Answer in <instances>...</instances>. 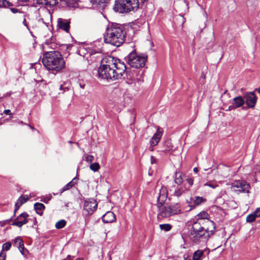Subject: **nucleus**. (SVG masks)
Masks as SVG:
<instances>
[{
	"label": "nucleus",
	"instance_id": "obj_25",
	"mask_svg": "<svg viewBox=\"0 0 260 260\" xmlns=\"http://www.w3.org/2000/svg\"><path fill=\"white\" fill-rule=\"evenodd\" d=\"M234 108H237L241 107L244 104V100L241 96H237L234 99Z\"/></svg>",
	"mask_w": 260,
	"mask_h": 260
},
{
	"label": "nucleus",
	"instance_id": "obj_43",
	"mask_svg": "<svg viewBox=\"0 0 260 260\" xmlns=\"http://www.w3.org/2000/svg\"><path fill=\"white\" fill-rule=\"evenodd\" d=\"M6 254L2 251L0 253V260H6Z\"/></svg>",
	"mask_w": 260,
	"mask_h": 260
},
{
	"label": "nucleus",
	"instance_id": "obj_40",
	"mask_svg": "<svg viewBox=\"0 0 260 260\" xmlns=\"http://www.w3.org/2000/svg\"><path fill=\"white\" fill-rule=\"evenodd\" d=\"M11 247V243L10 242H6L3 245V250H9Z\"/></svg>",
	"mask_w": 260,
	"mask_h": 260
},
{
	"label": "nucleus",
	"instance_id": "obj_3",
	"mask_svg": "<svg viewBox=\"0 0 260 260\" xmlns=\"http://www.w3.org/2000/svg\"><path fill=\"white\" fill-rule=\"evenodd\" d=\"M125 27L118 23L109 24L104 35V41L106 43L119 47L125 41L126 36Z\"/></svg>",
	"mask_w": 260,
	"mask_h": 260
},
{
	"label": "nucleus",
	"instance_id": "obj_55",
	"mask_svg": "<svg viewBox=\"0 0 260 260\" xmlns=\"http://www.w3.org/2000/svg\"><path fill=\"white\" fill-rule=\"evenodd\" d=\"M257 91L260 93V87L258 89Z\"/></svg>",
	"mask_w": 260,
	"mask_h": 260
},
{
	"label": "nucleus",
	"instance_id": "obj_12",
	"mask_svg": "<svg viewBox=\"0 0 260 260\" xmlns=\"http://www.w3.org/2000/svg\"><path fill=\"white\" fill-rule=\"evenodd\" d=\"M168 198V190L166 187L161 186L159 189V196L157 198V204L162 205Z\"/></svg>",
	"mask_w": 260,
	"mask_h": 260
},
{
	"label": "nucleus",
	"instance_id": "obj_21",
	"mask_svg": "<svg viewBox=\"0 0 260 260\" xmlns=\"http://www.w3.org/2000/svg\"><path fill=\"white\" fill-rule=\"evenodd\" d=\"M171 214L172 215L181 213V206L179 203H175L169 206Z\"/></svg>",
	"mask_w": 260,
	"mask_h": 260
},
{
	"label": "nucleus",
	"instance_id": "obj_1",
	"mask_svg": "<svg viewBox=\"0 0 260 260\" xmlns=\"http://www.w3.org/2000/svg\"><path fill=\"white\" fill-rule=\"evenodd\" d=\"M103 60L98 69L99 77L107 80H115L121 78L126 71V65L118 59L109 56Z\"/></svg>",
	"mask_w": 260,
	"mask_h": 260
},
{
	"label": "nucleus",
	"instance_id": "obj_31",
	"mask_svg": "<svg viewBox=\"0 0 260 260\" xmlns=\"http://www.w3.org/2000/svg\"><path fill=\"white\" fill-rule=\"evenodd\" d=\"M185 180H186V182L188 183V185H186L187 187H188V190L190 189V187L193 185V178L192 177L187 176L185 177Z\"/></svg>",
	"mask_w": 260,
	"mask_h": 260
},
{
	"label": "nucleus",
	"instance_id": "obj_47",
	"mask_svg": "<svg viewBox=\"0 0 260 260\" xmlns=\"http://www.w3.org/2000/svg\"><path fill=\"white\" fill-rule=\"evenodd\" d=\"M10 9L13 13H16L17 12H20L19 10L16 8H11Z\"/></svg>",
	"mask_w": 260,
	"mask_h": 260
},
{
	"label": "nucleus",
	"instance_id": "obj_28",
	"mask_svg": "<svg viewBox=\"0 0 260 260\" xmlns=\"http://www.w3.org/2000/svg\"><path fill=\"white\" fill-rule=\"evenodd\" d=\"M204 252L201 250H198L196 251L193 255V260H200L201 257L203 256Z\"/></svg>",
	"mask_w": 260,
	"mask_h": 260
},
{
	"label": "nucleus",
	"instance_id": "obj_36",
	"mask_svg": "<svg viewBox=\"0 0 260 260\" xmlns=\"http://www.w3.org/2000/svg\"><path fill=\"white\" fill-rule=\"evenodd\" d=\"M90 169L93 171L96 172L99 170L100 165L97 162L91 164L90 166Z\"/></svg>",
	"mask_w": 260,
	"mask_h": 260
},
{
	"label": "nucleus",
	"instance_id": "obj_9",
	"mask_svg": "<svg viewBox=\"0 0 260 260\" xmlns=\"http://www.w3.org/2000/svg\"><path fill=\"white\" fill-rule=\"evenodd\" d=\"M98 203L96 200L89 199L86 200L84 204L83 211L86 215H91L96 209Z\"/></svg>",
	"mask_w": 260,
	"mask_h": 260
},
{
	"label": "nucleus",
	"instance_id": "obj_41",
	"mask_svg": "<svg viewBox=\"0 0 260 260\" xmlns=\"http://www.w3.org/2000/svg\"><path fill=\"white\" fill-rule=\"evenodd\" d=\"M18 248L22 255H26V253H27V250L25 248L24 244L22 246H19Z\"/></svg>",
	"mask_w": 260,
	"mask_h": 260
},
{
	"label": "nucleus",
	"instance_id": "obj_57",
	"mask_svg": "<svg viewBox=\"0 0 260 260\" xmlns=\"http://www.w3.org/2000/svg\"><path fill=\"white\" fill-rule=\"evenodd\" d=\"M202 77H203V78H205V75H203V76H202Z\"/></svg>",
	"mask_w": 260,
	"mask_h": 260
},
{
	"label": "nucleus",
	"instance_id": "obj_37",
	"mask_svg": "<svg viewBox=\"0 0 260 260\" xmlns=\"http://www.w3.org/2000/svg\"><path fill=\"white\" fill-rule=\"evenodd\" d=\"M14 243L18 248L19 246H22L24 244L23 240L18 237L15 239Z\"/></svg>",
	"mask_w": 260,
	"mask_h": 260
},
{
	"label": "nucleus",
	"instance_id": "obj_38",
	"mask_svg": "<svg viewBox=\"0 0 260 260\" xmlns=\"http://www.w3.org/2000/svg\"><path fill=\"white\" fill-rule=\"evenodd\" d=\"M12 4L6 0H0V7H10Z\"/></svg>",
	"mask_w": 260,
	"mask_h": 260
},
{
	"label": "nucleus",
	"instance_id": "obj_49",
	"mask_svg": "<svg viewBox=\"0 0 260 260\" xmlns=\"http://www.w3.org/2000/svg\"><path fill=\"white\" fill-rule=\"evenodd\" d=\"M150 159H151V163L152 164H155L156 162V159L153 156H151Z\"/></svg>",
	"mask_w": 260,
	"mask_h": 260
},
{
	"label": "nucleus",
	"instance_id": "obj_45",
	"mask_svg": "<svg viewBox=\"0 0 260 260\" xmlns=\"http://www.w3.org/2000/svg\"><path fill=\"white\" fill-rule=\"evenodd\" d=\"M50 199H51V197H47L44 198L41 201L44 202L45 203H48V202L50 200Z\"/></svg>",
	"mask_w": 260,
	"mask_h": 260
},
{
	"label": "nucleus",
	"instance_id": "obj_48",
	"mask_svg": "<svg viewBox=\"0 0 260 260\" xmlns=\"http://www.w3.org/2000/svg\"><path fill=\"white\" fill-rule=\"evenodd\" d=\"M4 113L6 115H9L11 117L12 116V114L11 113L10 110L9 109L4 110Z\"/></svg>",
	"mask_w": 260,
	"mask_h": 260
},
{
	"label": "nucleus",
	"instance_id": "obj_17",
	"mask_svg": "<svg viewBox=\"0 0 260 260\" xmlns=\"http://www.w3.org/2000/svg\"><path fill=\"white\" fill-rule=\"evenodd\" d=\"M41 16L42 17L39 20L45 24H47L49 23L52 15L49 10L43 9L41 11Z\"/></svg>",
	"mask_w": 260,
	"mask_h": 260
},
{
	"label": "nucleus",
	"instance_id": "obj_26",
	"mask_svg": "<svg viewBox=\"0 0 260 260\" xmlns=\"http://www.w3.org/2000/svg\"><path fill=\"white\" fill-rule=\"evenodd\" d=\"M197 220H209L208 219L209 214L206 211H202L197 215Z\"/></svg>",
	"mask_w": 260,
	"mask_h": 260
},
{
	"label": "nucleus",
	"instance_id": "obj_24",
	"mask_svg": "<svg viewBox=\"0 0 260 260\" xmlns=\"http://www.w3.org/2000/svg\"><path fill=\"white\" fill-rule=\"evenodd\" d=\"M34 208L37 214L42 215L45 207L44 204L40 203H36L34 204Z\"/></svg>",
	"mask_w": 260,
	"mask_h": 260
},
{
	"label": "nucleus",
	"instance_id": "obj_14",
	"mask_svg": "<svg viewBox=\"0 0 260 260\" xmlns=\"http://www.w3.org/2000/svg\"><path fill=\"white\" fill-rule=\"evenodd\" d=\"M246 103L249 108H253L256 103V97L253 92H249L245 95Z\"/></svg>",
	"mask_w": 260,
	"mask_h": 260
},
{
	"label": "nucleus",
	"instance_id": "obj_16",
	"mask_svg": "<svg viewBox=\"0 0 260 260\" xmlns=\"http://www.w3.org/2000/svg\"><path fill=\"white\" fill-rule=\"evenodd\" d=\"M38 4L44 6L47 10L54 8L58 4V0H37Z\"/></svg>",
	"mask_w": 260,
	"mask_h": 260
},
{
	"label": "nucleus",
	"instance_id": "obj_56",
	"mask_svg": "<svg viewBox=\"0 0 260 260\" xmlns=\"http://www.w3.org/2000/svg\"><path fill=\"white\" fill-rule=\"evenodd\" d=\"M30 127L32 129H34V128L32 126H30Z\"/></svg>",
	"mask_w": 260,
	"mask_h": 260
},
{
	"label": "nucleus",
	"instance_id": "obj_58",
	"mask_svg": "<svg viewBox=\"0 0 260 260\" xmlns=\"http://www.w3.org/2000/svg\"><path fill=\"white\" fill-rule=\"evenodd\" d=\"M204 170H205V171H207V170H208V169H205Z\"/></svg>",
	"mask_w": 260,
	"mask_h": 260
},
{
	"label": "nucleus",
	"instance_id": "obj_23",
	"mask_svg": "<svg viewBox=\"0 0 260 260\" xmlns=\"http://www.w3.org/2000/svg\"><path fill=\"white\" fill-rule=\"evenodd\" d=\"M193 203V206L196 207L201 204L204 203L206 202L207 200L201 197L196 196L192 199Z\"/></svg>",
	"mask_w": 260,
	"mask_h": 260
},
{
	"label": "nucleus",
	"instance_id": "obj_35",
	"mask_svg": "<svg viewBox=\"0 0 260 260\" xmlns=\"http://www.w3.org/2000/svg\"><path fill=\"white\" fill-rule=\"evenodd\" d=\"M256 219V217L252 213L250 214H249L246 217V221L248 223H251L253 222Z\"/></svg>",
	"mask_w": 260,
	"mask_h": 260
},
{
	"label": "nucleus",
	"instance_id": "obj_18",
	"mask_svg": "<svg viewBox=\"0 0 260 260\" xmlns=\"http://www.w3.org/2000/svg\"><path fill=\"white\" fill-rule=\"evenodd\" d=\"M102 220L105 223H111L115 221L116 216L113 212L108 211L102 216Z\"/></svg>",
	"mask_w": 260,
	"mask_h": 260
},
{
	"label": "nucleus",
	"instance_id": "obj_4",
	"mask_svg": "<svg viewBox=\"0 0 260 260\" xmlns=\"http://www.w3.org/2000/svg\"><path fill=\"white\" fill-rule=\"evenodd\" d=\"M43 65L49 70L58 72L65 66V62L60 53L57 51L46 52L42 59Z\"/></svg>",
	"mask_w": 260,
	"mask_h": 260
},
{
	"label": "nucleus",
	"instance_id": "obj_39",
	"mask_svg": "<svg viewBox=\"0 0 260 260\" xmlns=\"http://www.w3.org/2000/svg\"><path fill=\"white\" fill-rule=\"evenodd\" d=\"M164 146L165 147L166 146V148H165L163 150V151L165 152H167L168 151H169L172 149V147L171 146V143L169 141H166L164 143Z\"/></svg>",
	"mask_w": 260,
	"mask_h": 260
},
{
	"label": "nucleus",
	"instance_id": "obj_22",
	"mask_svg": "<svg viewBox=\"0 0 260 260\" xmlns=\"http://www.w3.org/2000/svg\"><path fill=\"white\" fill-rule=\"evenodd\" d=\"M186 190H188V187H187L186 185L179 186V187H178L175 190L174 195L177 197H180L185 193Z\"/></svg>",
	"mask_w": 260,
	"mask_h": 260
},
{
	"label": "nucleus",
	"instance_id": "obj_20",
	"mask_svg": "<svg viewBox=\"0 0 260 260\" xmlns=\"http://www.w3.org/2000/svg\"><path fill=\"white\" fill-rule=\"evenodd\" d=\"M185 178V175L180 171L176 172L174 176V182L178 185H182L184 180Z\"/></svg>",
	"mask_w": 260,
	"mask_h": 260
},
{
	"label": "nucleus",
	"instance_id": "obj_6",
	"mask_svg": "<svg viewBox=\"0 0 260 260\" xmlns=\"http://www.w3.org/2000/svg\"><path fill=\"white\" fill-rule=\"evenodd\" d=\"M147 58V55L145 54L138 55L134 51L128 54L127 57V61L131 67L139 69L145 65Z\"/></svg>",
	"mask_w": 260,
	"mask_h": 260
},
{
	"label": "nucleus",
	"instance_id": "obj_10",
	"mask_svg": "<svg viewBox=\"0 0 260 260\" xmlns=\"http://www.w3.org/2000/svg\"><path fill=\"white\" fill-rule=\"evenodd\" d=\"M28 214L26 212H23L16 218L11 224L21 228L23 225L28 222Z\"/></svg>",
	"mask_w": 260,
	"mask_h": 260
},
{
	"label": "nucleus",
	"instance_id": "obj_8",
	"mask_svg": "<svg viewBox=\"0 0 260 260\" xmlns=\"http://www.w3.org/2000/svg\"><path fill=\"white\" fill-rule=\"evenodd\" d=\"M231 188L236 192L248 193L250 186L244 180H236L231 184Z\"/></svg>",
	"mask_w": 260,
	"mask_h": 260
},
{
	"label": "nucleus",
	"instance_id": "obj_53",
	"mask_svg": "<svg viewBox=\"0 0 260 260\" xmlns=\"http://www.w3.org/2000/svg\"><path fill=\"white\" fill-rule=\"evenodd\" d=\"M76 260H83V258L79 257L76 259Z\"/></svg>",
	"mask_w": 260,
	"mask_h": 260
},
{
	"label": "nucleus",
	"instance_id": "obj_33",
	"mask_svg": "<svg viewBox=\"0 0 260 260\" xmlns=\"http://www.w3.org/2000/svg\"><path fill=\"white\" fill-rule=\"evenodd\" d=\"M159 228L161 230H164L166 232L169 231L171 228L172 225L170 224H161L159 225Z\"/></svg>",
	"mask_w": 260,
	"mask_h": 260
},
{
	"label": "nucleus",
	"instance_id": "obj_15",
	"mask_svg": "<svg viewBox=\"0 0 260 260\" xmlns=\"http://www.w3.org/2000/svg\"><path fill=\"white\" fill-rule=\"evenodd\" d=\"M163 134V131L161 128L158 127L156 132L151 138L150 143L151 146L156 145L159 142Z\"/></svg>",
	"mask_w": 260,
	"mask_h": 260
},
{
	"label": "nucleus",
	"instance_id": "obj_44",
	"mask_svg": "<svg viewBox=\"0 0 260 260\" xmlns=\"http://www.w3.org/2000/svg\"><path fill=\"white\" fill-rule=\"evenodd\" d=\"M93 158L94 157L91 155H88L86 157V161L89 162H91L93 161Z\"/></svg>",
	"mask_w": 260,
	"mask_h": 260
},
{
	"label": "nucleus",
	"instance_id": "obj_27",
	"mask_svg": "<svg viewBox=\"0 0 260 260\" xmlns=\"http://www.w3.org/2000/svg\"><path fill=\"white\" fill-rule=\"evenodd\" d=\"M77 178L75 177L71 181L69 182L67 184H66L62 189V191L67 190L71 188L72 187L74 186L76 184V180Z\"/></svg>",
	"mask_w": 260,
	"mask_h": 260
},
{
	"label": "nucleus",
	"instance_id": "obj_5",
	"mask_svg": "<svg viewBox=\"0 0 260 260\" xmlns=\"http://www.w3.org/2000/svg\"><path fill=\"white\" fill-rule=\"evenodd\" d=\"M140 8L139 0H115L113 10L119 13L135 12Z\"/></svg>",
	"mask_w": 260,
	"mask_h": 260
},
{
	"label": "nucleus",
	"instance_id": "obj_52",
	"mask_svg": "<svg viewBox=\"0 0 260 260\" xmlns=\"http://www.w3.org/2000/svg\"><path fill=\"white\" fill-rule=\"evenodd\" d=\"M17 1L20 2H26L28 1L29 0H17Z\"/></svg>",
	"mask_w": 260,
	"mask_h": 260
},
{
	"label": "nucleus",
	"instance_id": "obj_46",
	"mask_svg": "<svg viewBox=\"0 0 260 260\" xmlns=\"http://www.w3.org/2000/svg\"><path fill=\"white\" fill-rule=\"evenodd\" d=\"M79 85L82 89H84L85 88L86 84L83 81H80L79 82Z\"/></svg>",
	"mask_w": 260,
	"mask_h": 260
},
{
	"label": "nucleus",
	"instance_id": "obj_32",
	"mask_svg": "<svg viewBox=\"0 0 260 260\" xmlns=\"http://www.w3.org/2000/svg\"><path fill=\"white\" fill-rule=\"evenodd\" d=\"M66 221L65 220L62 219L57 221L55 224V227L57 229H60L63 228L66 224Z\"/></svg>",
	"mask_w": 260,
	"mask_h": 260
},
{
	"label": "nucleus",
	"instance_id": "obj_54",
	"mask_svg": "<svg viewBox=\"0 0 260 260\" xmlns=\"http://www.w3.org/2000/svg\"><path fill=\"white\" fill-rule=\"evenodd\" d=\"M62 88H63V86L62 85H60V89H62Z\"/></svg>",
	"mask_w": 260,
	"mask_h": 260
},
{
	"label": "nucleus",
	"instance_id": "obj_13",
	"mask_svg": "<svg viewBox=\"0 0 260 260\" xmlns=\"http://www.w3.org/2000/svg\"><path fill=\"white\" fill-rule=\"evenodd\" d=\"M70 21L69 19L59 18L57 19V26L60 29L64 30L67 32H69Z\"/></svg>",
	"mask_w": 260,
	"mask_h": 260
},
{
	"label": "nucleus",
	"instance_id": "obj_51",
	"mask_svg": "<svg viewBox=\"0 0 260 260\" xmlns=\"http://www.w3.org/2000/svg\"><path fill=\"white\" fill-rule=\"evenodd\" d=\"M193 171L196 173H197L198 172V168L197 167H195L194 169H193Z\"/></svg>",
	"mask_w": 260,
	"mask_h": 260
},
{
	"label": "nucleus",
	"instance_id": "obj_59",
	"mask_svg": "<svg viewBox=\"0 0 260 260\" xmlns=\"http://www.w3.org/2000/svg\"><path fill=\"white\" fill-rule=\"evenodd\" d=\"M69 142L70 143H72V141H69Z\"/></svg>",
	"mask_w": 260,
	"mask_h": 260
},
{
	"label": "nucleus",
	"instance_id": "obj_34",
	"mask_svg": "<svg viewBox=\"0 0 260 260\" xmlns=\"http://www.w3.org/2000/svg\"><path fill=\"white\" fill-rule=\"evenodd\" d=\"M109 0H91V3L93 5H101L102 4H106Z\"/></svg>",
	"mask_w": 260,
	"mask_h": 260
},
{
	"label": "nucleus",
	"instance_id": "obj_19",
	"mask_svg": "<svg viewBox=\"0 0 260 260\" xmlns=\"http://www.w3.org/2000/svg\"><path fill=\"white\" fill-rule=\"evenodd\" d=\"M29 200L28 196L25 195L21 196L17 200L15 204V210L14 215L15 214L16 211L19 209L21 205L26 202Z\"/></svg>",
	"mask_w": 260,
	"mask_h": 260
},
{
	"label": "nucleus",
	"instance_id": "obj_50",
	"mask_svg": "<svg viewBox=\"0 0 260 260\" xmlns=\"http://www.w3.org/2000/svg\"><path fill=\"white\" fill-rule=\"evenodd\" d=\"M23 24L27 27V28H28V25H27V22H26V20L25 19H24L23 21Z\"/></svg>",
	"mask_w": 260,
	"mask_h": 260
},
{
	"label": "nucleus",
	"instance_id": "obj_7",
	"mask_svg": "<svg viewBox=\"0 0 260 260\" xmlns=\"http://www.w3.org/2000/svg\"><path fill=\"white\" fill-rule=\"evenodd\" d=\"M125 72L126 73L125 81L128 84H131L136 82L139 83L143 81V73L141 71L126 70Z\"/></svg>",
	"mask_w": 260,
	"mask_h": 260
},
{
	"label": "nucleus",
	"instance_id": "obj_30",
	"mask_svg": "<svg viewBox=\"0 0 260 260\" xmlns=\"http://www.w3.org/2000/svg\"><path fill=\"white\" fill-rule=\"evenodd\" d=\"M60 1L68 7H74L76 3V0H60Z\"/></svg>",
	"mask_w": 260,
	"mask_h": 260
},
{
	"label": "nucleus",
	"instance_id": "obj_29",
	"mask_svg": "<svg viewBox=\"0 0 260 260\" xmlns=\"http://www.w3.org/2000/svg\"><path fill=\"white\" fill-rule=\"evenodd\" d=\"M204 186H208L212 189H215L218 186V182L216 181L210 180L204 184Z\"/></svg>",
	"mask_w": 260,
	"mask_h": 260
},
{
	"label": "nucleus",
	"instance_id": "obj_42",
	"mask_svg": "<svg viewBox=\"0 0 260 260\" xmlns=\"http://www.w3.org/2000/svg\"><path fill=\"white\" fill-rule=\"evenodd\" d=\"M253 213L254 214L256 218L260 217V208H257Z\"/></svg>",
	"mask_w": 260,
	"mask_h": 260
},
{
	"label": "nucleus",
	"instance_id": "obj_2",
	"mask_svg": "<svg viewBox=\"0 0 260 260\" xmlns=\"http://www.w3.org/2000/svg\"><path fill=\"white\" fill-rule=\"evenodd\" d=\"M215 228V224L212 220H197L192 224L189 239L195 244H204L214 234Z\"/></svg>",
	"mask_w": 260,
	"mask_h": 260
},
{
	"label": "nucleus",
	"instance_id": "obj_11",
	"mask_svg": "<svg viewBox=\"0 0 260 260\" xmlns=\"http://www.w3.org/2000/svg\"><path fill=\"white\" fill-rule=\"evenodd\" d=\"M158 218H167L172 216L169 206L167 207L162 205H158Z\"/></svg>",
	"mask_w": 260,
	"mask_h": 260
}]
</instances>
